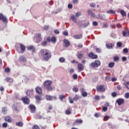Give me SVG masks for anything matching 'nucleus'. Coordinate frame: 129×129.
<instances>
[{"label":"nucleus","mask_w":129,"mask_h":129,"mask_svg":"<svg viewBox=\"0 0 129 129\" xmlns=\"http://www.w3.org/2000/svg\"><path fill=\"white\" fill-rule=\"evenodd\" d=\"M39 54L45 61H49L52 57V53L47 49H41L39 52Z\"/></svg>","instance_id":"f257e3e1"},{"label":"nucleus","mask_w":129,"mask_h":129,"mask_svg":"<svg viewBox=\"0 0 129 129\" xmlns=\"http://www.w3.org/2000/svg\"><path fill=\"white\" fill-rule=\"evenodd\" d=\"M45 89L47 90V91H52L53 90V87H52V81L51 80H46L44 81L43 84Z\"/></svg>","instance_id":"f03ea898"},{"label":"nucleus","mask_w":129,"mask_h":129,"mask_svg":"<svg viewBox=\"0 0 129 129\" xmlns=\"http://www.w3.org/2000/svg\"><path fill=\"white\" fill-rule=\"evenodd\" d=\"M46 41L49 43H51V42H52V43H56V41H57V38H56V37L55 36H53L52 37H47L46 38Z\"/></svg>","instance_id":"7ed1b4c3"},{"label":"nucleus","mask_w":129,"mask_h":129,"mask_svg":"<svg viewBox=\"0 0 129 129\" xmlns=\"http://www.w3.org/2000/svg\"><path fill=\"white\" fill-rule=\"evenodd\" d=\"M97 91L98 92H104L105 91V88L104 85H100L96 87Z\"/></svg>","instance_id":"20e7f679"},{"label":"nucleus","mask_w":129,"mask_h":129,"mask_svg":"<svg viewBox=\"0 0 129 129\" xmlns=\"http://www.w3.org/2000/svg\"><path fill=\"white\" fill-rule=\"evenodd\" d=\"M5 121L9 122L10 123L14 122V119L10 116H6L4 118Z\"/></svg>","instance_id":"39448f33"},{"label":"nucleus","mask_w":129,"mask_h":129,"mask_svg":"<svg viewBox=\"0 0 129 129\" xmlns=\"http://www.w3.org/2000/svg\"><path fill=\"white\" fill-rule=\"evenodd\" d=\"M22 100L25 104H30V99L28 97L25 96L24 98H22Z\"/></svg>","instance_id":"423d86ee"},{"label":"nucleus","mask_w":129,"mask_h":129,"mask_svg":"<svg viewBox=\"0 0 129 129\" xmlns=\"http://www.w3.org/2000/svg\"><path fill=\"white\" fill-rule=\"evenodd\" d=\"M100 65V61L99 60H96L95 62L91 63L92 67H98Z\"/></svg>","instance_id":"0eeeda50"},{"label":"nucleus","mask_w":129,"mask_h":129,"mask_svg":"<svg viewBox=\"0 0 129 129\" xmlns=\"http://www.w3.org/2000/svg\"><path fill=\"white\" fill-rule=\"evenodd\" d=\"M63 46L64 47H65L66 48H68V47H69V46H70V41H68L67 39H64L63 40Z\"/></svg>","instance_id":"6e6552de"},{"label":"nucleus","mask_w":129,"mask_h":129,"mask_svg":"<svg viewBox=\"0 0 129 129\" xmlns=\"http://www.w3.org/2000/svg\"><path fill=\"white\" fill-rule=\"evenodd\" d=\"M88 57L91 58V59H97L98 56L97 55H95L93 52H91L88 54Z\"/></svg>","instance_id":"1a4fd4ad"},{"label":"nucleus","mask_w":129,"mask_h":129,"mask_svg":"<svg viewBox=\"0 0 129 129\" xmlns=\"http://www.w3.org/2000/svg\"><path fill=\"white\" fill-rule=\"evenodd\" d=\"M29 108L31 110V111L32 113H35V111H36V107L35 105L33 104H30L29 105Z\"/></svg>","instance_id":"9d476101"},{"label":"nucleus","mask_w":129,"mask_h":129,"mask_svg":"<svg viewBox=\"0 0 129 129\" xmlns=\"http://www.w3.org/2000/svg\"><path fill=\"white\" fill-rule=\"evenodd\" d=\"M16 126H19V127H22L24 125V122H23V119H21V120H20L19 122H17L16 123Z\"/></svg>","instance_id":"9b49d317"},{"label":"nucleus","mask_w":129,"mask_h":129,"mask_svg":"<svg viewBox=\"0 0 129 129\" xmlns=\"http://www.w3.org/2000/svg\"><path fill=\"white\" fill-rule=\"evenodd\" d=\"M35 91L36 93H38V94H41L42 92V88L39 86L35 88Z\"/></svg>","instance_id":"f8f14e48"},{"label":"nucleus","mask_w":129,"mask_h":129,"mask_svg":"<svg viewBox=\"0 0 129 129\" xmlns=\"http://www.w3.org/2000/svg\"><path fill=\"white\" fill-rule=\"evenodd\" d=\"M116 102L118 103V105H121V104L124 103V100H123V99L119 98L116 100Z\"/></svg>","instance_id":"ddd939ff"},{"label":"nucleus","mask_w":129,"mask_h":129,"mask_svg":"<svg viewBox=\"0 0 129 129\" xmlns=\"http://www.w3.org/2000/svg\"><path fill=\"white\" fill-rule=\"evenodd\" d=\"M78 69L80 71H83V70L84 69V66L82 64V63H78Z\"/></svg>","instance_id":"4468645a"},{"label":"nucleus","mask_w":129,"mask_h":129,"mask_svg":"<svg viewBox=\"0 0 129 129\" xmlns=\"http://www.w3.org/2000/svg\"><path fill=\"white\" fill-rule=\"evenodd\" d=\"M20 47L21 50V53H24L25 51H26V46H25L24 44L21 43L20 44Z\"/></svg>","instance_id":"2eb2a0df"},{"label":"nucleus","mask_w":129,"mask_h":129,"mask_svg":"<svg viewBox=\"0 0 129 129\" xmlns=\"http://www.w3.org/2000/svg\"><path fill=\"white\" fill-rule=\"evenodd\" d=\"M26 94L28 95V96H31V95H33V94H34V90H28L26 92Z\"/></svg>","instance_id":"dca6fc26"},{"label":"nucleus","mask_w":129,"mask_h":129,"mask_svg":"<svg viewBox=\"0 0 129 129\" xmlns=\"http://www.w3.org/2000/svg\"><path fill=\"white\" fill-rule=\"evenodd\" d=\"M71 111H72V108L70 107H68L66 110V114H67L68 115H70Z\"/></svg>","instance_id":"f3484780"},{"label":"nucleus","mask_w":129,"mask_h":129,"mask_svg":"<svg viewBox=\"0 0 129 129\" xmlns=\"http://www.w3.org/2000/svg\"><path fill=\"white\" fill-rule=\"evenodd\" d=\"M77 57H78V59H79L80 60H82V59H83V58L84 57V54L78 52Z\"/></svg>","instance_id":"a211bd4d"},{"label":"nucleus","mask_w":129,"mask_h":129,"mask_svg":"<svg viewBox=\"0 0 129 129\" xmlns=\"http://www.w3.org/2000/svg\"><path fill=\"white\" fill-rule=\"evenodd\" d=\"M106 47L107 49H111L113 47H114V43H108L106 44Z\"/></svg>","instance_id":"6ab92c4d"},{"label":"nucleus","mask_w":129,"mask_h":129,"mask_svg":"<svg viewBox=\"0 0 129 129\" xmlns=\"http://www.w3.org/2000/svg\"><path fill=\"white\" fill-rule=\"evenodd\" d=\"M0 20L3 21V22L6 24L8 23V19H7V17L4 16V15H2V17Z\"/></svg>","instance_id":"aec40b11"},{"label":"nucleus","mask_w":129,"mask_h":129,"mask_svg":"<svg viewBox=\"0 0 129 129\" xmlns=\"http://www.w3.org/2000/svg\"><path fill=\"white\" fill-rule=\"evenodd\" d=\"M19 61L20 62H26L27 61V59H26V57L25 56L21 55L19 58Z\"/></svg>","instance_id":"412c9836"},{"label":"nucleus","mask_w":129,"mask_h":129,"mask_svg":"<svg viewBox=\"0 0 129 129\" xmlns=\"http://www.w3.org/2000/svg\"><path fill=\"white\" fill-rule=\"evenodd\" d=\"M66 97V96H65V95L61 94L59 95L58 98L60 100V101H63V100L65 99Z\"/></svg>","instance_id":"4be33fe9"},{"label":"nucleus","mask_w":129,"mask_h":129,"mask_svg":"<svg viewBox=\"0 0 129 129\" xmlns=\"http://www.w3.org/2000/svg\"><path fill=\"white\" fill-rule=\"evenodd\" d=\"M73 38L74 39H82V34L75 35H74Z\"/></svg>","instance_id":"5701e85b"},{"label":"nucleus","mask_w":129,"mask_h":129,"mask_svg":"<svg viewBox=\"0 0 129 129\" xmlns=\"http://www.w3.org/2000/svg\"><path fill=\"white\" fill-rule=\"evenodd\" d=\"M28 50H29L30 51H32V52H35L36 49H35V47L33 46H29L28 47Z\"/></svg>","instance_id":"b1692460"},{"label":"nucleus","mask_w":129,"mask_h":129,"mask_svg":"<svg viewBox=\"0 0 129 129\" xmlns=\"http://www.w3.org/2000/svg\"><path fill=\"white\" fill-rule=\"evenodd\" d=\"M82 122H83V120H82V119H76L75 123H76L77 124H80V123H82Z\"/></svg>","instance_id":"393cba45"},{"label":"nucleus","mask_w":129,"mask_h":129,"mask_svg":"<svg viewBox=\"0 0 129 129\" xmlns=\"http://www.w3.org/2000/svg\"><path fill=\"white\" fill-rule=\"evenodd\" d=\"M123 37H128L129 36V32L128 31H124L122 32Z\"/></svg>","instance_id":"a878e982"},{"label":"nucleus","mask_w":129,"mask_h":129,"mask_svg":"<svg viewBox=\"0 0 129 129\" xmlns=\"http://www.w3.org/2000/svg\"><path fill=\"white\" fill-rule=\"evenodd\" d=\"M46 99L47 100L52 101L53 100V96L50 95H46Z\"/></svg>","instance_id":"bb28decb"},{"label":"nucleus","mask_w":129,"mask_h":129,"mask_svg":"<svg viewBox=\"0 0 129 129\" xmlns=\"http://www.w3.org/2000/svg\"><path fill=\"white\" fill-rule=\"evenodd\" d=\"M115 63L113 62H111L110 63H109L108 64V67L109 68H112L113 67H114V65H115Z\"/></svg>","instance_id":"cd10ccee"},{"label":"nucleus","mask_w":129,"mask_h":129,"mask_svg":"<svg viewBox=\"0 0 129 129\" xmlns=\"http://www.w3.org/2000/svg\"><path fill=\"white\" fill-rule=\"evenodd\" d=\"M120 13L122 15V17H125L126 16V13L123 10H120Z\"/></svg>","instance_id":"c85d7f7f"},{"label":"nucleus","mask_w":129,"mask_h":129,"mask_svg":"<svg viewBox=\"0 0 129 129\" xmlns=\"http://www.w3.org/2000/svg\"><path fill=\"white\" fill-rule=\"evenodd\" d=\"M71 20L73 21V22H75L77 23V20H76V17L74 15H72L71 16Z\"/></svg>","instance_id":"c756f323"},{"label":"nucleus","mask_w":129,"mask_h":129,"mask_svg":"<svg viewBox=\"0 0 129 129\" xmlns=\"http://www.w3.org/2000/svg\"><path fill=\"white\" fill-rule=\"evenodd\" d=\"M59 61L61 63H64V62H65V58L63 57H61L59 58Z\"/></svg>","instance_id":"7c9ffc66"},{"label":"nucleus","mask_w":129,"mask_h":129,"mask_svg":"<svg viewBox=\"0 0 129 129\" xmlns=\"http://www.w3.org/2000/svg\"><path fill=\"white\" fill-rule=\"evenodd\" d=\"M88 13L89 15H90V16H91V17H94V14H93L92 11H91V10H88Z\"/></svg>","instance_id":"2f4dec72"},{"label":"nucleus","mask_w":129,"mask_h":129,"mask_svg":"<svg viewBox=\"0 0 129 129\" xmlns=\"http://www.w3.org/2000/svg\"><path fill=\"white\" fill-rule=\"evenodd\" d=\"M47 44L48 43L46 41H44L41 43V46H43V47H45V46H47Z\"/></svg>","instance_id":"473e14b6"},{"label":"nucleus","mask_w":129,"mask_h":129,"mask_svg":"<svg viewBox=\"0 0 129 129\" xmlns=\"http://www.w3.org/2000/svg\"><path fill=\"white\" fill-rule=\"evenodd\" d=\"M107 13H108V14H115V11H114L112 10H110L107 11Z\"/></svg>","instance_id":"72a5a7b5"},{"label":"nucleus","mask_w":129,"mask_h":129,"mask_svg":"<svg viewBox=\"0 0 129 129\" xmlns=\"http://www.w3.org/2000/svg\"><path fill=\"white\" fill-rule=\"evenodd\" d=\"M81 94L83 97H86V96H87V95H88V94L86 92H84L82 93Z\"/></svg>","instance_id":"f704fd0d"},{"label":"nucleus","mask_w":129,"mask_h":129,"mask_svg":"<svg viewBox=\"0 0 129 129\" xmlns=\"http://www.w3.org/2000/svg\"><path fill=\"white\" fill-rule=\"evenodd\" d=\"M7 82H13V79L10 78H7L6 79Z\"/></svg>","instance_id":"c9c22d12"},{"label":"nucleus","mask_w":129,"mask_h":129,"mask_svg":"<svg viewBox=\"0 0 129 129\" xmlns=\"http://www.w3.org/2000/svg\"><path fill=\"white\" fill-rule=\"evenodd\" d=\"M109 118H110V116H105L104 117V121H105L106 120H108Z\"/></svg>","instance_id":"e433bc0d"},{"label":"nucleus","mask_w":129,"mask_h":129,"mask_svg":"<svg viewBox=\"0 0 129 129\" xmlns=\"http://www.w3.org/2000/svg\"><path fill=\"white\" fill-rule=\"evenodd\" d=\"M73 78L75 80H76L77 79V78H78V76L76 74H75L73 76Z\"/></svg>","instance_id":"4c0bfd02"},{"label":"nucleus","mask_w":129,"mask_h":129,"mask_svg":"<svg viewBox=\"0 0 129 129\" xmlns=\"http://www.w3.org/2000/svg\"><path fill=\"white\" fill-rule=\"evenodd\" d=\"M114 61L115 62H117V61H118V60H119V57L118 56H115L114 57Z\"/></svg>","instance_id":"58836bf2"},{"label":"nucleus","mask_w":129,"mask_h":129,"mask_svg":"<svg viewBox=\"0 0 129 129\" xmlns=\"http://www.w3.org/2000/svg\"><path fill=\"white\" fill-rule=\"evenodd\" d=\"M73 91H74L75 92H78L79 91V89H78V88H76L75 87H74L73 88Z\"/></svg>","instance_id":"ea45409f"},{"label":"nucleus","mask_w":129,"mask_h":129,"mask_svg":"<svg viewBox=\"0 0 129 129\" xmlns=\"http://www.w3.org/2000/svg\"><path fill=\"white\" fill-rule=\"evenodd\" d=\"M117 47H119V48H120V47L122 46V43L120 42H118L117 43Z\"/></svg>","instance_id":"a19ab883"},{"label":"nucleus","mask_w":129,"mask_h":129,"mask_svg":"<svg viewBox=\"0 0 129 129\" xmlns=\"http://www.w3.org/2000/svg\"><path fill=\"white\" fill-rule=\"evenodd\" d=\"M3 127H8V123L4 122L2 124Z\"/></svg>","instance_id":"79ce46f5"},{"label":"nucleus","mask_w":129,"mask_h":129,"mask_svg":"<svg viewBox=\"0 0 129 129\" xmlns=\"http://www.w3.org/2000/svg\"><path fill=\"white\" fill-rule=\"evenodd\" d=\"M35 98H36V100H37V101H38V102L41 101V97H40V96H36L35 97Z\"/></svg>","instance_id":"37998d69"},{"label":"nucleus","mask_w":129,"mask_h":129,"mask_svg":"<svg viewBox=\"0 0 129 129\" xmlns=\"http://www.w3.org/2000/svg\"><path fill=\"white\" fill-rule=\"evenodd\" d=\"M125 86L126 88L129 90V81L126 82V83L125 84Z\"/></svg>","instance_id":"c03bdc74"},{"label":"nucleus","mask_w":129,"mask_h":129,"mask_svg":"<svg viewBox=\"0 0 129 129\" xmlns=\"http://www.w3.org/2000/svg\"><path fill=\"white\" fill-rule=\"evenodd\" d=\"M117 95V94L116 93V92H114L112 93V96L113 97H116Z\"/></svg>","instance_id":"a18cd8bd"},{"label":"nucleus","mask_w":129,"mask_h":129,"mask_svg":"<svg viewBox=\"0 0 129 129\" xmlns=\"http://www.w3.org/2000/svg\"><path fill=\"white\" fill-rule=\"evenodd\" d=\"M105 80L106 81H109V80H110V77L109 76H107L106 77H105Z\"/></svg>","instance_id":"49530a36"},{"label":"nucleus","mask_w":129,"mask_h":129,"mask_svg":"<svg viewBox=\"0 0 129 129\" xmlns=\"http://www.w3.org/2000/svg\"><path fill=\"white\" fill-rule=\"evenodd\" d=\"M63 35H64V36H68V35H69V34L68 33V32H67V31H64L62 33Z\"/></svg>","instance_id":"de8ad7c7"},{"label":"nucleus","mask_w":129,"mask_h":129,"mask_svg":"<svg viewBox=\"0 0 129 129\" xmlns=\"http://www.w3.org/2000/svg\"><path fill=\"white\" fill-rule=\"evenodd\" d=\"M96 52H97V53H100V52H101V49L99 48H96Z\"/></svg>","instance_id":"09e8293b"},{"label":"nucleus","mask_w":129,"mask_h":129,"mask_svg":"<svg viewBox=\"0 0 129 129\" xmlns=\"http://www.w3.org/2000/svg\"><path fill=\"white\" fill-rule=\"evenodd\" d=\"M93 25L96 26H98V22H96V21H94L93 22Z\"/></svg>","instance_id":"8fccbe9b"},{"label":"nucleus","mask_w":129,"mask_h":129,"mask_svg":"<svg viewBox=\"0 0 129 129\" xmlns=\"http://www.w3.org/2000/svg\"><path fill=\"white\" fill-rule=\"evenodd\" d=\"M102 111H107V107H102Z\"/></svg>","instance_id":"3c124183"},{"label":"nucleus","mask_w":129,"mask_h":129,"mask_svg":"<svg viewBox=\"0 0 129 129\" xmlns=\"http://www.w3.org/2000/svg\"><path fill=\"white\" fill-rule=\"evenodd\" d=\"M79 99V97H78V96H77V95H76L75 97L74 98V100H78Z\"/></svg>","instance_id":"603ef678"},{"label":"nucleus","mask_w":129,"mask_h":129,"mask_svg":"<svg viewBox=\"0 0 129 129\" xmlns=\"http://www.w3.org/2000/svg\"><path fill=\"white\" fill-rule=\"evenodd\" d=\"M69 99L70 100V103H73V102H74V100H72V98L71 97H69Z\"/></svg>","instance_id":"864d4df0"},{"label":"nucleus","mask_w":129,"mask_h":129,"mask_svg":"<svg viewBox=\"0 0 129 129\" xmlns=\"http://www.w3.org/2000/svg\"><path fill=\"white\" fill-rule=\"evenodd\" d=\"M117 89H118V90H121V86H120V85L117 86Z\"/></svg>","instance_id":"5fc2aeb1"},{"label":"nucleus","mask_w":129,"mask_h":129,"mask_svg":"<svg viewBox=\"0 0 129 129\" xmlns=\"http://www.w3.org/2000/svg\"><path fill=\"white\" fill-rule=\"evenodd\" d=\"M123 52H124V53H128V49H127V48H124Z\"/></svg>","instance_id":"6e6d98bb"},{"label":"nucleus","mask_w":129,"mask_h":129,"mask_svg":"<svg viewBox=\"0 0 129 129\" xmlns=\"http://www.w3.org/2000/svg\"><path fill=\"white\" fill-rule=\"evenodd\" d=\"M7 108H6V107H3V108H2V111H3V112H7Z\"/></svg>","instance_id":"4d7b16f0"},{"label":"nucleus","mask_w":129,"mask_h":129,"mask_svg":"<svg viewBox=\"0 0 129 129\" xmlns=\"http://www.w3.org/2000/svg\"><path fill=\"white\" fill-rule=\"evenodd\" d=\"M95 99H96V100H99V99H100V97H99V96H95Z\"/></svg>","instance_id":"13d9d810"},{"label":"nucleus","mask_w":129,"mask_h":129,"mask_svg":"<svg viewBox=\"0 0 129 129\" xmlns=\"http://www.w3.org/2000/svg\"><path fill=\"white\" fill-rule=\"evenodd\" d=\"M81 16V12H78L76 14V17H79Z\"/></svg>","instance_id":"bf43d9fd"},{"label":"nucleus","mask_w":129,"mask_h":129,"mask_svg":"<svg viewBox=\"0 0 129 129\" xmlns=\"http://www.w3.org/2000/svg\"><path fill=\"white\" fill-rule=\"evenodd\" d=\"M90 6L91 7V8H95L96 5H95V4L92 3L90 5Z\"/></svg>","instance_id":"052dcab7"},{"label":"nucleus","mask_w":129,"mask_h":129,"mask_svg":"<svg viewBox=\"0 0 129 129\" xmlns=\"http://www.w3.org/2000/svg\"><path fill=\"white\" fill-rule=\"evenodd\" d=\"M125 98H129V93H126L125 94Z\"/></svg>","instance_id":"680f3d73"},{"label":"nucleus","mask_w":129,"mask_h":129,"mask_svg":"<svg viewBox=\"0 0 129 129\" xmlns=\"http://www.w3.org/2000/svg\"><path fill=\"white\" fill-rule=\"evenodd\" d=\"M71 63H76V64H78V63H79V62H78V61H77L76 60H73L72 61H71Z\"/></svg>","instance_id":"e2e57ef3"},{"label":"nucleus","mask_w":129,"mask_h":129,"mask_svg":"<svg viewBox=\"0 0 129 129\" xmlns=\"http://www.w3.org/2000/svg\"><path fill=\"white\" fill-rule=\"evenodd\" d=\"M5 70V72H10V71H11V70L9 68H6Z\"/></svg>","instance_id":"0e129e2a"},{"label":"nucleus","mask_w":129,"mask_h":129,"mask_svg":"<svg viewBox=\"0 0 129 129\" xmlns=\"http://www.w3.org/2000/svg\"><path fill=\"white\" fill-rule=\"evenodd\" d=\"M116 80H117V78H112L111 79L112 82H114V81H116Z\"/></svg>","instance_id":"69168bd1"},{"label":"nucleus","mask_w":129,"mask_h":129,"mask_svg":"<svg viewBox=\"0 0 129 129\" xmlns=\"http://www.w3.org/2000/svg\"><path fill=\"white\" fill-rule=\"evenodd\" d=\"M54 34H57V35L60 33V32L58 30H55L54 31Z\"/></svg>","instance_id":"338daca9"},{"label":"nucleus","mask_w":129,"mask_h":129,"mask_svg":"<svg viewBox=\"0 0 129 129\" xmlns=\"http://www.w3.org/2000/svg\"><path fill=\"white\" fill-rule=\"evenodd\" d=\"M34 127L35 128V129H40V127H39L38 125H34Z\"/></svg>","instance_id":"774afa93"}]
</instances>
